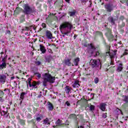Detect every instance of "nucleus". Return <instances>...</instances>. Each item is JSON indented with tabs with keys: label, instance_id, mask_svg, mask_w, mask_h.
<instances>
[{
	"label": "nucleus",
	"instance_id": "dca6fc26",
	"mask_svg": "<svg viewBox=\"0 0 128 128\" xmlns=\"http://www.w3.org/2000/svg\"><path fill=\"white\" fill-rule=\"evenodd\" d=\"M40 50L42 52V54H44L46 52V47L42 44H40Z\"/></svg>",
	"mask_w": 128,
	"mask_h": 128
},
{
	"label": "nucleus",
	"instance_id": "7ed1b4c3",
	"mask_svg": "<svg viewBox=\"0 0 128 128\" xmlns=\"http://www.w3.org/2000/svg\"><path fill=\"white\" fill-rule=\"evenodd\" d=\"M64 28H68L69 30V31H67L63 34H68L70 33V30H72V25L70 22H64L60 26V30H64Z\"/></svg>",
	"mask_w": 128,
	"mask_h": 128
},
{
	"label": "nucleus",
	"instance_id": "69168bd1",
	"mask_svg": "<svg viewBox=\"0 0 128 128\" xmlns=\"http://www.w3.org/2000/svg\"><path fill=\"white\" fill-rule=\"evenodd\" d=\"M66 2H68V4H70V0H65Z\"/></svg>",
	"mask_w": 128,
	"mask_h": 128
},
{
	"label": "nucleus",
	"instance_id": "052dcab7",
	"mask_svg": "<svg viewBox=\"0 0 128 128\" xmlns=\"http://www.w3.org/2000/svg\"><path fill=\"white\" fill-rule=\"evenodd\" d=\"M48 52L50 54H52V49H48Z\"/></svg>",
	"mask_w": 128,
	"mask_h": 128
},
{
	"label": "nucleus",
	"instance_id": "f704fd0d",
	"mask_svg": "<svg viewBox=\"0 0 128 128\" xmlns=\"http://www.w3.org/2000/svg\"><path fill=\"white\" fill-rule=\"evenodd\" d=\"M4 91L0 90V100H2V98H4Z\"/></svg>",
	"mask_w": 128,
	"mask_h": 128
},
{
	"label": "nucleus",
	"instance_id": "f257e3e1",
	"mask_svg": "<svg viewBox=\"0 0 128 128\" xmlns=\"http://www.w3.org/2000/svg\"><path fill=\"white\" fill-rule=\"evenodd\" d=\"M24 8V9H23ZM23 8L20 7H16V10L14 11V16L20 14L22 11V12L26 16H28L30 14H34V12H36V9L34 7H30V4H26L23 6Z\"/></svg>",
	"mask_w": 128,
	"mask_h": 128
},
{
	"label": "nucleus",
	"instance_id": "e2e57ef3",
	"mask_svg": "<svg viewBox=\"0 0 128 128\" xmlns=\"http://www.w3.org/2000/svg\"><path fill=\"white\" fill-rule=\"evenodd\" d=\"M52 0H48V4H52Z\"/></svg>",
	"mask_w": 128,
	"mask_h": 128
},
{
	"label": "nucleus",
	"instance_id": "473e14b6",
	"mask_svg": "<svg viewBox=\"0 0 128 128\" xmlns=\"http://www.w3.org/2000/svg\"><path fill=\"white\" fill-rule=\"evenodd\" d=\"M32 30V26H30L29 27L26 26L24 28L22 29V30L23 32H26V30H27L28 32V30Z\"/></svg>",
	"mask_w": 128,
	"mask_h": 128
},
{
	"label": "nucleus",
	"instance_id": "f03ea898",
	"mask_svg": "<svg viewBox=\"0 0 128 128\" xmlns=\"http://www.w3.org/2000/svg\"><path fill=\"white\" fill-rule=\"evenodd\" d=\"M84 46L87 47L86 51L87 54H89V56H94V58L96 56H100V51L96 52V48L94 46L92 43L88 44V45H84Z\"/></svg>",
	"mask_w": 128,
	"mask_h": 128
},
{
	"label": "nucleus",
	"instance_id": "5701e85b",
	"mask_svg": "<svg viewBox=\"0 0 128 128\" xmlns=\"http://www.w3.org/2000/svg\"><path fill=\"white\" fill-rule=\"evenodd\" d=\"M73 62L76 66H78V62H80V58H75L74 60H73Z\"/></svg>",
	"mask_w": 128,
	"mask_h": 128
},
{
	"label": "nucleus",
	"instance_id": "a878e982",
	"mask_svg": "<svg viewBox=\"0 0 128 128\" xmlns=\"http://www.w3.org/2000/svg\"><path fill=\"white\" fill-rule=\"evenodd\" d=\"M4 68H6V63L2 62L0 64V70H4Z\"/></svg>",
	"mask_w": 128,
	"mask_h": 128
},
{
	"label": "nucleus",
	"instance_id": "79ce46f5",
	"mask_svg": "<svg viewBox=\"0 0 128 128\" xmlns=\"http://www.w3.org/2000/svg\"><path fill=\"white\" fill-rule=\"evenodd\" d=\"M6 114H8V110H6V112L4 110H2V112H1V116H6Z\"/></svg>",
	"mask_w": 128,
	"mask_h": 128
},
{
	"label": "nucleus",
	"instance_id": "aec40b11",
	"mask_svg": "<svg viewBox=\"0 0 128 128\" xmlns=\"http://www.w3.org/2000/svg\"><path fill=\"white\" fill-rule=\"evenodd\" d=\"M106 103H101L100 104L99 108L102 112H106Z\"/></svg>",
	"mask_w": 128,
	"mask_h": 128
},
{
	"label": "nucleus",
	"instance_id": "4c0bfd02",
	"mask_svg": "<svg viewBox=\"0 0 128 128\" xmlns=\"http://www.w3.org/2000/svg\"><path fill=\"white\" fill-rule=\"evenodd\" d=\"M122 4H126L127 6H128V0H120Z\"/></svg>",
	"mask_w": 128,
	"mask_h": 128
},
{
	"label": "nucleus",
	"instance_id": "4d7b16f0",
	"mask_svg": "<svg viewBox=\"0 0 128 128\" xmlns=\"http://www.w3.org/2000/svg\"><path fill=\"white\" fill-rule=\"evenodd\" d=\"M6 34H9L10 36L11 33H10V30H6Z\"/></svg>",
	"mask_w": 128,
	"mask_h": 128
},
{
	"label": "nucleus",
	"instance_id": "ea45409f",
	"mask_svg": "<svg viewBox=\"0 0 128 128\" xmlns=\"http://www.w3.org/2000/svg\"><path fill=\"white\" fill-rule=\"evenodd\" d=\"M116 112H117V114H122V110L118 108L116 110Z\"/></svg>",
	"mask_w": 128,
	"mask_h": 128
},
{
	"label": "nucleus",
	"instance_id": "bb28decb",
	"mask_svg": "<svg viewBox=\"0 0 128 128\" xmlns=\"http://www.w3.org/2000/svg\"><path fill=\"white\" fill-rule=\"evenodd\" d=\"M124 69V66H122V63L119 64V66L117 68V72H122Z\"/></svg>",
	"mask_w": 128,
	"mask_h": 128
},
{
	"label": "nucleus",
	"instance_id": "a211bd4d",
	"mask_svg": "<svg viewBox=\"0 0 128 128\" xmlns=\"http://www.w3.org/2000/svg\"><path fill=\"white\" fill-rule=\"evenodd\" d=\"M64 64L66 66H74V65L72 64V63L70 62V59H66L64 60Z\"/></svg>",
	"mask_w": 128,
	"mask_h": 128
},
{
	"label": "nucleus",
	"instance_id": "6e6d98bb",
	"mask_svg": "<svg viewBox=\"0 0 128 128\" xmlns=\"http://www.w3.org/2000/svg\"><path fill=\"white\" fill-rule=\"evenodd\" d=\"M27 110L29 112H32V108L28 107V108H27Z\"/></svg>",
	"mask_w": 128,
	"mask_h": 128
},
{
	"label": "nucleus",
	"instance_id": "9d476101",
	"mask_svg": "<svg viewBox=\"0 0 128 128\" xmlns=\"http://www.w3.org/2000/svg\"><path fill=\"white\" fill-rule=\"evenodd\" d=\"M42 84V82L38 80V81H34V80L30 85L29 86L30 88H38V86H40Z\"/></svg>",
	"mask_w": 128,
	"mask_h": 128
},
{
	"label": "nucleus",
	"instance_id": "ddd939ff",
	"mask_svg": "<svg viewBox=\"0 0 128 128\" xmlns=\"http://www.w3.org/2000/svg\"><path fill=\"white\" fill-rule=\"evenodd\" d=\"M16 119L18 120V122L20 126H26V120L24 119H20V116L16 117Z\"/></svg>",
	"mask_w": 128,
	"mask_h": 128
},
{
	"label": "nucleus",
	"instance_id": "a19ab883",
	"mask_svg": "<svg viewBox=\"0 0 128 128\" xmlns=\"http://www.w3.org/2000/svg\"><path fill=\"white\" fill-rule=\"evenodd\" d=\"M32 78H29L28 79V84H29V86H30V84H32Z\"/></svg>",
	"mask_w": 128,
	"mask_h": 128
},
{
	"label": "nucleus",
	"instance_id": "e433bc0d",
	"mask_svg": "<svg viewBox=\"0 0 128 128\" xmlns=\"http://www.w3.org/2000/svg\"><path fill=\"white\" fill-rule=\"evenodd\" d=\"M26 118L28 120H32V115L30 113H28L26 115Z\"/></svg>",
	"mask_w": 128,
	"mask_h": 128
},
{
	"label": "nucleus",
	"instance_id": "9b49d317",
	"mask_svg": "<svg viewBox=\"0 0 128 128\" xmlns=\"http://www.w3.org/2000/svg\"><path fill=\"white\" fill-rule=\"evenodd\" d=\"M104 8L108 12H112L114 10V5L112 4H106L104 5Z\"/></svg>",
	"mask_w": 128,
	"mask_h": 128
},
{
	"label": "nucleus",
	"instance_id": "de8ad7c7",
	"mask_svg": "<svg viewBox=\"0 0 128 128\" xmlns=\"http://www.w3.org/2000/svg\"><path fill=\"white\" fill-rule=\"evenodd\" d=\"M38 112V108H36V107H33V112L34 114H36Z\"/></svg>",
	"mask_w": 128,
	"mask_h": 128
},
{
	"label": "nucleus",
	"instance_id": "7c9ffc66",
	"mask_svg": "<svg viewBox=\"0 0 128 128\" xmlns=\"http://www.w3.org/2000/svg\"><path fill=\"white\" fill-rule=\"evenodd\" d=\"M33 73L34 74V76H37L38 78H42V74H40V72H33Z\"/></svg>",
	"mask_w": 128,
	"mask_h": 128
},
{
	"label": "nucleus",
	"instance_id": "5fc2aeb1",
	"mask_svg": "<svg viewBox=\"0 0 128 128\" xmlns=\"http://www.w3.org/2000/svg\"><path fill=\"white\" fill-rule=\"evenodd\" d=\"M124 26H126V23H124V22H122V25H121V27L124 28Z\"/></svg>",
	"mask_w": 128,
	"mask_h": 128
},
{
	"label": "nucleus",
	"instance_id": "13d9d810",
	"mask_svg": "<svg viewBox=\"0 0 128 128\" xmlns=\"http://www.w3.org/2000/svg\"><path fill=\"white\" fill-rule=\"evenodd\" d=\"M110 64H111V65H112V66L114 65V61H112V60H111Z\"/></svg>",
	"mask_w": 128,
	"mask_h": 128
},
{
	"label": "nucleus",
	"instance_id": "20e7f679",
	"mask_svg": "<svg viewBox=\"0 0 128 128\" xmlns=\"http://www.w3.org/2000/svg\"><path fill=\"white\" fill-rule=\"evenodd\" d=\"M105 26L106 30V32L105 33L106 36L109 42H114V34H112V28L106 27V26Z\"/></svg>",
	"mask_w": 128,
	"mask_h": 128
},
{
	"label": "nucleus",
	"instance_id": "393cba45",
	"mask_svg": "<svg viewBox=\"0 0 128 128\" xmlns=\"http://www.w3.org/2000/svg\"><path fill=\"white\" fill-rule=\"evenodd\" d=\"M26 16V14H22L20 18V24H22L24 22H26V18L24 17Z\"/></svg>",
	"mask_w": 128,
	"mask_h": 128
},
{
	"label": "nucleus",
	"instance_id": "680f3d73",
	"mask_svg": "<svg viewBox=\"0 0 128 128\" xmlns=\"http://www.w3.org/2000/svg\"><path fill=\"white\" fill-rule=\"evenodd\" d=\"M2 62H6V57L2 59Z\"/></svg>",
	"mask_w": 128,
	"mask_h": 128
},
{
	"label": "nucleus",
	"instance_id": "603ef678",
	"mask_svg": "<svg viewBox=\"0 0 128 128\" xmlns=\"http://www.w3.org/2000/svg\"><path fill=\"white\" fill-rule=\"evenodd\" d=\"M42 26L43 28H46V24L45 23H42Z\"/></svg>",
	"mask_w": 128,
	"mask_h": 128
},
{
	"label": "nucleus",
	"instance_id": "423d86ee",
	"mask_svg": "<svg viewBox=\"0 0 128 128\" xmlns=\"http://www.w3.org/2000/svg\"><path fill=\"white\" fill-rule=\"evenodd\" d=\"M44 80H46L49 82H52V84H54L56 80V77H52V75L48 73H45L44 74Z\"/></svg>",
	"mask_w": 128,
	"mask_h": 128
},
{
	"label": "nucleus",
	"instance_id": "412c9836",
	"mask_svg": "<svg viewBox=\"0 0 128 128\" xmlns=\"http://www.w3.org/2000/svg\"><path fill=\"white\" fill-rule=\"evenodd\" d=\"M108 22H110L111 24H116V20L112 16H110L108 18Z\"/></svg>",
	"mask_w": 128,
	"mask_h": 128
},
{
	"label": "nucleus",
	"instance_id": "0e129e2a",
	"mask_svg": "<svg viewBox=\"0 0 128 128\" xmlns=\"http://www.w3.org/2000/svg\"><path fill=\"white\" fill-rule=\"evenodd\" d=\"M77 36H78V35L74 34V40H76V38Z\"/></svg>",
	"mask_w": 128,
	"mask_h": 128
},
{
	"label": "nucleus",
	"instance_id": "37998d69",
	"mask_svg": "<svg viewBox=\"0 0 128 128\" xmlns=\"http://www.w3.org/2000/svg\"><path fill=\"white\" fill-rule=\"evenodd\" d=\"M124 100L126 104H128V96H125Z\"/></svg>",
	"mask_w": 128,
	"mask_h": 128
},
{
	"label": "nucleus",
	"instance_id": "c03bdc74",
	"mask_svg": "<svg viewBox=\"0 0 128 128\" xmlns=\"http://www.w3.org/2000/svg\"><path fill=\"white\" fill-rule=\"evenodd\" d=\"M94 82L96 84H98V82H100V79H98V78H94Z\"/></svg>",
	"mask_w": 128,
	"mask_h": 128
},
{
	"label": "nucleus",
	"instance_id": "bf43d9fd",
	"mask_svg": "<svg viewBox=\"0 0 128 128\" xmlns=\"http://www.w3.org/2000/svg\"><path fill=\"white\" fill-rule=\"evenodd\" d=\"M53 128H61V127L60 126H58L57 125H56V126H53Z\"/></svg>",
	"mask_w": 128,
	"mask_h": 128
},
{
	"label": "nucleus",
	"instance_id": "f8f14e48",
	"mask_svg": "<svg viewBox=\"0 0 128 128\" xmlns=\"http://www.w3.org/2000/svg\"><path fill=\"white\" fill-rule=\"evenodd\" d=\"M6 82V76L5 74H0V82L1 84H4Z\"/></svg>",
	"mask_w": 128,
	"mask_h": 128
},
{
	"label": "nucleus",
	"instance_id": "a18cd8bd",
	"mask_svg": "<svg viewBox=\"0 0 128 128\" xmlns=\"http://www.w3.org/2000/svg\"><path fill=\"white\" fill-rule=\"evenodd\" d=\"M102 118H106L108 116V113L107 112L104 113L102 114Z\"/></svg>",
	"mask_w": 128,
	"mask_h": 128
},
{
	"label": "nucleus",
	"instance_id": "6ab92c4d",
	"mask_svg": "<svg viewBox=\"0 0 128 128\" xmlns=\"http://www.w3.org/2000/svg\"><path fill=\"white\" fill-rule=\"evenodd\" d=\"M46 36L48 40H52V32L48 30L46 32Z\"/></svg>",
	"mask_w": 128,
	"mask_h": 128
},
{
	"label": "nucleus",
	"instance_id": "c85d7f7f",
	"mask_svg": "<svg viewBox=\"0 0 128 128\" xmlns=\"http://www.w3.org/2000/svg\"><path fill=\"white\" fill-rule=\"evenodd\" d=\"M79 86H80V82L78 81H75L73 87L74 88H78Z\"/></svg>",
	"mask_w": 128,
	"mask_h": 128
},
{
	"label": "nucleus",
	"instance_id": "4be33fe9",
	"mask_svg": "<svg viewBox=\"0 0 128 128\" xmlns=\"http://www.w3.org/2000/svg\"><path fill=\"white\" fill-rule=\"evenodd\" d=\"M48 105V109L49 110H54V104H52L50 102H48L47 103Z\"/></svg>",
	"mask_w": 128,
	"mask_h": 128
},
{
	"label": "nucleus",
	"instance_id": "3c124183",
	"mask_svg": "<svg viewBox=\"0 0 128 128\" xmlns=\"http://www.w3.org/2000/svg\"><path fill=\"white\" fill-rule=\"evenodd\" d=\"M120 20L124 22V16H121L120 18Z\"/></svg>",
	"mask_w": 128,
	"mask_h": 128
},
{
	"label": "nucleus",
	"instance_id": "c756f323",
	"mask_svg": "<svg viewBox=\"0 0 128 128\" xmlns=\"http://www.w3.org/2000/svg\"><path fill=\"white\" fill-rule=\"evenodd\" d=\"M70 118H74V120H78V118H76V115L74 114H70L69 116Z\"/></svg>",
	"mask_w": 128,
	"mask_h": 128
},
{
	"label": "nucleus",
	"instance_id": "b1692460",
	"mask_svg": "<svg viewBox=\"0 0 128 128\" xmlns=\"http://www.w3.org/2000/svg\"><path fill=\"white\" fill-rule=\"evenodd\" d=\"M76 10H74L72 12H68L70 16H76Z\"/></svg>",
	"mask_w": 128,
	"mask_h": 128
},
{
	"label": "nucleus",
	"instance_id": "cd10ccee",
	"mask_svg": "<svg viewBox=\"0 0 128 128\" xmlns=\"http://www.w3.org/2000/svg\"><path fill=\"white\" fill-rule=\"evenodd\" d=\"M43 124H48V126L50 124V120L48 118H46L44 120Z\"/></svg>",
	"mask_w": 128,
	"mask_h": 128
},
{
	"label": "nucleus",
	"instance_id": "6e6552de",
	"mask_svg": "<svg viewBox=\"0 0 128 128\" xmlns=\"http://www.w3.org/2000/svg\"><path fill=\"white\" fill-rule=\"evenodd\" d=\"M27 122L28 126H32V128H38L36 119L33 118L31 120H27Z\"/></svg>",
	"mask_w": 128,
	"mask_h": 128
},
{
	"label": "nucleus",
	"instance_id": "774afa93",
	"mask_svg": "<svg viewBox=\"0 0 128 128\" xmlns=\"http://www.w3.org/2000/svg\"><path fill=\"white\" fill-rule=\"evenodd\" d=\"M12 62H13L14 64H16V61L14 60H12Z\"/></svg>",
	"mask_w": 128,
	"mask_h": 128
},
{
	"label": "nucleus",
	"instance_id": "58836bf2",
	"mask_svg": "<svg viewBox=\"0 0 128 128\" xmlns=\"http://www.w3.org/2000/svg\"><path fill=\"white\" fill-rule=\"evenodd\" d=\"M114 66H110L109 68V72H114Z\"/></svg>",
	"mask_w": 128,
	"mask_h": 128
},
{
	"label": "nucleus",
	"instance_id": "c9c22d12",
	"mask_svg": "<svg viewBox=\"0 0 128 128\" xmlns=\"http://www.w3.org/2000/svg\"><path fill=\"white\" fill-rule=\"evenodd\" d=\"M48 82H50L47 80H46L44 78V80L42 82V84H43L44 86H47L46 84H48Z\"/></svg>",
	"mask_w": 128,
	"mask_h": 128
},
{
	"label": "nucleus",
	"instance_id": "49530a36",
	"mask_svg": "<svg viewBox=\"0 0 128 128\" xmlns=\"http://www.w3.org/2000/svg\"><path fill=\"white\" fill-rule=\"evenodd\" d=\"M90 110H94V106L90 105Z\"/></svg>",
	"mask_w": 128,
	"mask_h": 128
},
{
	"label": "nucleus",
	"instance_id": "338daca9",
	"mask_svg": "<svg viewBox=\"0 0 128 128\" xmlns=\"http://www.w3.org/2000/svg\"><path fill=\"white\" fill-rule=\"evenodd\" d=\"M72 56H76V53L72 52Z\"/></svg>",
	"mask_w": 128,
	"mask_h": 128
},
{
	"label": "nucleus",
	"instance_id": "864d4df0",
	"mask_svg": "<svg viewBox=\"0 0 128 128\" xmlns=\"http://www.w3.org/2000/svg\"><path fill=\"white\" fill-rule=\"evenodd\" d=\"M56 46L55 44H50V43L48 44L47 46Z\"/></svg>",
	"mask_w": 128,
	"mask_h": 128
},
{
	"label": "nucleus",
	"instance_id": "4468645a",
	"mask_svg": "<svg viewBox=\"0 0 128 128\" xmlns=\"http://www.w3.org/2000/svg\"><path fill=\"white\" fill-rule=\"evenodd\" d=\"M64 89L66 94H70V92L71 94L72 90V88L68 86H66V87L64 88Z\"/></svg>",
	"mask_w": 128,
	"mask_h": 128
},
{
	"label": "nucleus",
	"instance_id": "0eeeda50",
	"mask_svg": "<svg viewBox=\"0 0 128 128\" xmlns=\"http://www.w3.org/2000/svg\"><path fill=\"white\" fill-rule=\"evenodd\" d=\"M100 64V60H90V66L92 68H98Z\"/></svg>",
	"mask_w": 128,
	"mask_h": 128
},
{
	"label": "nucleus",
	"instance_id": "39448f33",
	"mask_svg": "<svg viewBox=\"0 0 128 128\" xmlns=\"http://www.w3.org/2000/svg\"><path fill=\"white\" fill-rule=\"evenodd\" d=\"M93 36H94V40H96V38H98V36H100V38H102V40H104V44H106V40H104V34L102 33V32L100 31H98V30L94 31L93 32Z\"/></svg>",
	"mask_w": 128,
	"mask_h": 128
},
{
	"label": "nucleus",
	"instance_id": "09e8293b",
	"mask_svg": "<svg viewBox=\"0 0 128 128\" xmlns=\"http://www.w3.org/2000/svg\"><path fill=\"white\" fill-rule=\"evenodd\" d=\"M65 104H66V106H70V102L68 101H66V102H65Z\"/></svg>",
	"mask_w": 128,
	"mask_h": 128
},
{
	"label": "nucleus",
	"instance_id": "1a4fd4ad",
	"mask_svg": "<svg viewBox=\"0 0 128 128\" xmlns=\"http://www.w3.org/2000/svg\"><path fill=\"white\" fill-rule=\"evenodd\" d=\"M106 48H108V52H106V54H109L110 58L111 60H112V58H114V56H116V52H118V50H114V54H111L110 53V46L106 45Z\"/></svg>",
	"mask_w": 128,
	"mask_h": 128
},
{
	"label": "nucleus",
	"instance_id": "8fccbe9b",
	"mask_svg": "<svg viewBox=\"0 0 128 128\" xmlns=\"http://www.w3.org/2000/svg\"><path fill=\"white\" fill-rule=\"evenodd\" d=\"M35 64H36V66H40V65L42 62L40 61H37V62H35Z\"/></svg>",
	"mask_w": 128,
	"mask_h": 128
},
{
	"label": "nucleus",
	"instance_id": "2f4dec72",
	"mask_svg": "<svg viewBox=\"0 0 128 128\" xmlns=\"http://www.w3.org/2000/svg\"><path fill=\"white\" fill-rule=\"evenodd\" d=\"M24 96H26V92H22L20 95V100H24Z\"/></svg>",
	"mask_w": 128,
	"mask_h": 128
},
{
	"label": "nucleus",
	"instance_id": "f3484780",
	"mask_svg": "<svg viewBox=\"0 0 128 128\" xmlns=\"http://www.w3.org/2000/svg\"><path fill=\"white\" fill-rule=\"evenodd\" d=\"M62 121L60 119H58L55 124L56 126H60V128H64V124H62Z\"/></svg>",
	"mask_w": 128,
	"mask_h": 128
},
{
	"label": "nucleus",
	"instance_id": "72a5a7b5",
	"mask_svg": "<svg viewBox=\"0 0 128 128\" xmlns=\"http://www.w3.org/2000/svg\"><path fill=\"white\" fill-rule=\"evenodd\" d=\"M128 50L127 49H126L124 50V52L120 56V58H122L124 56H128Z\"/></svg>",
	"mask_w": 128,
	"mask_h": 128
},
{
	"label": "nucleus",
	"instance_id": "2eb2a0df",
	"mask_svg": "<svg viewBox=\"0 0 128 128\" xmlns=\"http://www.w3.org/2000/svg\"><path fill=\"white\" fill-rule=\"evenodd\" d=\"M35 116H36V118H34V120H36V122H40L42 120V118H44V116H42L40 114H36Z\"/></svg>",
	"mask_w": 128,
	"mask_h": 128
}]
</instances>
